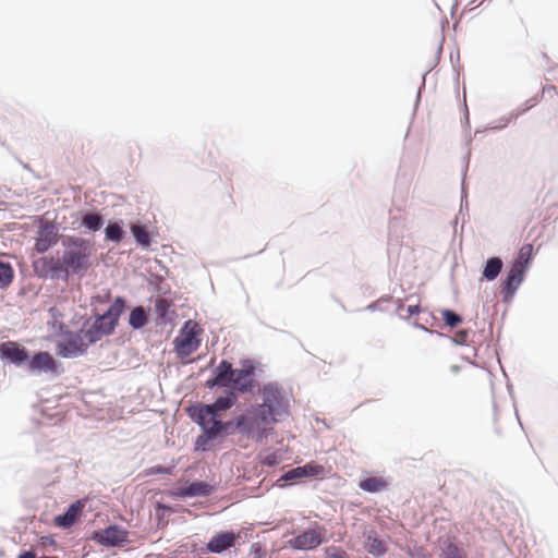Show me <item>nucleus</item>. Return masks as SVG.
Segmentation results:
<instances>
[{
  "mask_svg": "<svg viewBox=\"0 0 558 558\" xmlns=\"http://www.w3.org/2000/svg\"><path fill=\"white\" fill-rule=\"evenodd\" d=\"M533 244L526 243L521 246L510 263L508 271L524 280L525 274L533 259Z\"/></svg>",
  "mask_w": 558,
  "mask_h": 558,
  "instance_id": "obj_12",
  "label": "nucleus"
},
{
  "mask_svg": "<svg viewBox=\"0 0 558 558\" xmlns=\"http://www.w3.org/2000/svg\"><path fill=\"white\" fill-rule=\"evenodd\" d=\"M128 307L126 299L122 295H117L110 306L101 314L94 311V322L88 316H82L83 325L81 332H84L85 339L88 344H95L102 339V337L111 336L114 333L119 326V319Z\"/></svg>",
  "mask_w": 558,
  "mask_h": 558,
  "instance_id": "obj_3",
  "label": "nucleus"
},
{
  "mask_svg": "<svg viewBox=\"0 0 558 558\" xmlns=\"http://www.w3.org/2000/svg\"><path fill=\"white\" fill-rule=\"evenodd\" d=\"M59 483L57 481V477L56 476H51L50 474H44L43 478L39 481V485L43 487V488H49L51 485H54Z\"/></svg>",
  "mask_w": 558,
  "mask_h": 558,
  "instance_id": "obj_38",
  "label": "nucleus"
},
{
  "mask_svg": "<svg viewBox=\"0 0 558 558\" xmlns=\"http://www.w3.org/2000/svg\"><path fill=\"white\" fill-rule=\"evenodd\" d=\"M325 530L323 527L307 530L296 537L289 541V545L294 549H313L318 547L324 541Z\"/></svg>",
  "mask_w": 558,
  "mask_h": 558,
  "instance_id": "obj_13",
  "label": "nucleus"
},
{
  "mask_svg": "<svg viewBox=\"0 0 558 558\" xmlns=\"http://www.w3.org/2000/svg\"><path fill=\"white\" fill-rule=\"evenodd\" d=\"M441 51H442V44H440V45L438 46V49H437V60H439L440 54H441Z\"/></svg>",
  "mask_w": 558,
  "mask_h": 558,
  "instance_id": "obj_52",
  "label": "nucleus"
},
{
  "mask_svg": "<svg viewBox=\"0 0 558 558\" xmlns=\"http://www.w3.org/2000/svg\"><path fill=\"white\" fill-rule=\"evenodd\" d=\"M259 415V412L253 409V404L251 408L245 409L240 415L233 418L235 432H239L247 438V436L253 434L255 426L262 423Z\"/></svg>",
  "mask_w": 558,
  "mask_h": 558,
  "instance_id": "obj_15",
  "label": "nucleus"
},
{
  "mask_svg": "<svg viewBox=\"0 0 558 558\" xmlns=\"http://www.w3.org/2000/svg\"><path fill=\"white\" fill-rule=\"evenodd\" d=\"M155 313H156V325L157 326H166L172 322L171 314L174 312L171 310L170 301L166 299H158L155 302Z\"/></svg>",
  "mask_w": 558,
  "mask_h": 558,
  "instance_id": "obj_23",
  "label": "nucleus"
},
{
  "mask_svg": "<svg viewBox=\"0 0 558 558\" xmlns=\"http://www.w3.org/2000/svg\"><path fill=\"white\" fill-rule=\"evenodd\" d=\"M509 121L505 118V117H501L498 119V123L497 124H489L488 126H486L484 129V131H501L504 129H506L508 125H509Z\"/></svg>",
  "mask_w": 558,
  "mask_h": 558,
  "instance_id": "obj_37",
  "label": "nucleus"
},
{
  "mask_svg": "<svg viewBox=\"0 0 558 558\" xmlns=\"http://www.w3.org/2000/svg\"><path fill=\"white\" fill-rule=\"evenodd\" d=\"M262 402L253 404L265 425L277 424L290 415V403L284 389L277 381H269L260 388Z\"/></svg>",
  "mask_w": 558,
  "mask_h": 558,
  "instance_id": "obj_4",
  "label": "nucleus"
},
{
  "mask_svg": "<svg viewBox=\"0 0 558 558\" xmlns=\"http://www.w3.org/2000/svg\"><path fill=\"white\" fill-rule=\"evenodd\" d=\"M84 502L77 500L73 502L65 513L57 515L53 520L54 525L63 529L71 527L82 514Z\"/></svg>",
  "mask_w": 558,
  "mask_h": 558,
  "instance_id": "obj_17",
  "label": "nucleus"
},
{
  "mask_svg": "<svg viewBox=\"0 0 558 558\" xmlns=\"http://www.w3.org/2000/svg\"><path fill=\"white\" fill-rule=\"evenodd\" d=\"M275 461V457H267V464L270 465Z\"/></svg>",
  "mask_w": 558,
  "mask_h": 558,
  "instance_id": "obj_53",
  "label": "nucleus"
},
{
  "mask_svg": "<svg viewBox=\"0 0 558 558\" xmlns=\"http://www.w3.org/2000/svg\"><path fill=\"white\" fill-rule=\"evenodd\" d=\"M186 413L192 422H194L201 429L208 428L210 425L206 418L203 408V402H194L187 409Z\"/></svg>",
  "mask_w": 558,
  "mask_h": 558,
  "instance_id": "obj_26",
  "label": "nucleus"
},
{
  "mask_svg": "<svg viewBox=\"0 0 558 558\" xmlns=\"http://www.w3.org/2000/svg\"><path fill=\"white\" fill-rule=\"evenodd\" d=\"M58 333L62 337L65 336V332H70L71 330L68 329L66 325L62 322L56 323Z\"/></svg>",
  "mask_w": 558,
  "mask_h": 558,
  "instance_id": "obj_44",
  "label": "nucleus"
},
{
  "mask_svg": "<svg viewBox=\"0 0 558 558\" xmlns=\"http://www.w3.org/2000/svg\"><path fill=\"white\" fill-rule=\"evenodd\" d=\"M481 132H482V130L477 129V130L475 131V134H474V135L476 136V135H477L478 133H481Z\"/></svg>",
  "mask_w": 558,
  "mask_h": 558,
  "instance_id": "obj_57",
  "label": "nucleus"
},
{
  "mask_svg": "<svg viewBox=\"0 0 558 558\" xmlns=\"http://www.w3.org/2000/svg\"><path fill=\"white\" fill-rule=\"evenodd\" d=\"M428 71H426L425 73H423L422 75V84H421V87L418 88V92L416 94V99H415V105H414V108H417L420 101H421V90L422 88L425 87V77L427 75Z\"/></svg>",
  "mask_w": 558,
  "mask_h": 558,
  "instance_id": "obj_42",
  "label": "nucleus"
},
{
  "mask_svg": "<svg viewBox=\"0 0 558 558\" xmlns=\"http://www.w3.org/2000/svg\"><path fill=\"white\" fill-rule=\"evenodd\" d=\"M470 157H471V148H468L466 154L463 157V169H462V180H461V205H460V214L463 213V210H468V191L465 186V177L469 169L470 163Z\"/></svg>",
  "mask_w": 558,
  "mask_h": 558,
  "instance_id": "obj_29",
  "label": "nucleus"
},
{
  "mask_svg": "<svg viewBox=\"0 0 558 558\" xmlns=\"http://www.w3.org/2000/svg\"><path fill=\"white\" fill-rule=\"evenodd\" d=\"M422 312L420 304L409 305L407 307L408 316H401L403 319H409L411 316L418 315Z\"/></svg>",
  "mask_w": 558,
  "mask_h": 558,
  "instance_id": "obj_39",
  "label": "nucleus"
},
{
  "mask_svg": "<svg viewBox=\"0 0 558 558\" xmlns=\"http://www.w3.org/2000/svg\"><path fill=\"white\" fill-rule=\"evenodd\" d=\"M75 222L87 233H96L105 227V216L98 210L85 209L77 213Z\"/></svg>",
  "mask_w": 558,
  "mask_h": 558,
  "instance_id": "obj_14",
  "label": "nucleus"
},
{
  "mask_svg": "<svg viewBox=\"0 0 558 558\" xmlns=\"http://www.w3.org/2000/svg\"><path fill=\"white\" fill-rule=\"evenodd\" d=\"M131 233L136 242V244L143 248H147L151 244V239L148 234V230L145 223L140 220H136L130 226Z\"/></svg>",
  "mask_w": 558,
  "mask_h": 558,
  "instance_id": "obj_25",
  "label": "nucleus"
},
{
  "mask_svg": "<svg viewBox=\"0 0 558 558\" xmlns=\"http://www.w3.org/2000/svg\"><path fill=\"white\" fill-rule=\"evenodd\" d=\"M60 238L57 223L40 218L33 250L38 254H45L60 242Z\"/></svg>",
  "mask_w": 558,
  "mask_h": 558,
  "instance_id": "obj_8",
  "label": "nucleus"
},
{
  "mask_svg": "<svg viewBox=\"0 0 558 558\" xmlns=\"http://www.w3.org/2000/svg\"><path fill=\"white\" fill-rule=\"evenodd\" d=\"M391 300H392V295L381 296L376 302H372L371 304H368L365 310L371 311V312L381 311L380 303L381 302H390Z\"/></svg>",
  "mask_w": 558,
  "mask_h": 558,
  "instance_id": "obj_36",
  "label": "nucleus"
},
{
  "mask_svg": "<svg viewBox=\"0 0 558 558\" xmlns=\"http://www.w3.org/2000/svg\"><path fill=\"white\" fill-rule=\"evenodd\" d=\"M185 488H215V487L204 481H195V482L191 483L189 486H186Z\"/></svg>",
  "mask_w": 558,
  "mask_h": 558,
  "instance_id": "obj_41",
  "label": "nucleus"
},
{
  "mask_svg": "<svg viewBox=\"0 0 558 558\" xmlns=\"http://www.w3.org/2000/svg\"><path fill=\"white\" fill-rule=\"evenodd\" d=\"M266 554H267L266 548L262 543L255 542V543L251 544L250 556L252 558H265Z\"/></svg>",
  "mask_w": 558,
  "mask_h": 558,
  "instance_id": "obj_33",
  "label": "nucleus"
},
{
  "mask_svg": "<svg viewBox=\"0 0 558 558\" xmlns=\"http://www.w3.org/2000/svg\"><path fill=\"white\" fill-rule=\"evenodd\" d=\"M403 308H404L403 301L402 300H398L397 308H396L397 313H400V311L403 310Z\"/></svg>",
  "mask_w": 558,
  "mask_h": 558,
  "instance_id": "obj_51",
  "label": "nucleus"
},
{
  "mask_svg": "<svg viewBox=\"0 0 558 558\" xmlns=\"http://www.w3.org/2000/svg\"><path fill=\"white\" fill-rule=\"evenodd\" d=\"M462 123H463L464 128H469L470 126L469 110H468L466 105H464V119H463Z\"/></svg>",
  "mask_w": 558,
  "mask_h": 558,
  "instance_id": "obj_48",
  "label": "nucleus"
},
{
  "mask_svg": "<svg viewBox=\"0 0 558 558\" xmlns=\"http://www.w3.org/2000/svg\"><path fill=\"white\" fill-rule=\"evenodd\" d=\"M216 442L208 428L201 429V434L196 437L194 447L196 451L206 452L210 450V444Z\"/></svg>",
  "mask_w": 558,
  "mask_h": 558,
  "instance_id": "obj_30",
  "label": "nucleus"
},
{
  "mask_svg": "<svg viewBox=\"0 0 558 558\" xmlns=\"http://www.w3.org/2000/svg\"><path fill=\"white\" fill-rule=\"evenodd\" d=\"M238 537L239 535L232 532L217 533L208 542L207 548L211 553L220 554L223 550H227L230 547L234 546V543L238 539Z\"/></svg>",
  "mask_w": 558,
  "mask_h": 558,
  "instance_id": "obj_16",
  "label": "nucleus"
},
{
  "mask_svg": "<svg viewBox=\"0 0 558 558\" xmlns=\"http://www.w3.org/2000/svg\"><path fill=\"white\" fill-rule=\"evenodd\" d=\"M523 281L524 280L520 279L515 275H512L509 271H507L506 277L502 279L500 283V293L502 295V301L506 303L511 301Z\"/></svg>",
  "mask_w": 558,
  "mask_h": 558,
  "instance_id": "obj_21",
  "label": "nucleus"
},
{
  "mask_svg": "<svg viewBox=\"0 0 558 558\" xmlns=\"http://www.w3.org/2000/svg\"><path fill=\"white\" fill-rule=\"evenodd\" d=\"M504 268V262L499 256H492L486 259L483 270L482 278L486 281H494L500 275Z\"/></svg>",
  "mask_w": 558,
  "mask_h": 558,
  "instance_id": "obj_24",
  "label": "nucleus"
},
{
  "mask_svg": "<svg viewBox=\"0 0 558 558\" xmlns=\"http://www.w3.org/2000/svg\"><path fill=\"white\" fill-rule=\"evenodd\" d=\"M233 424V418L228 421H222L221 418L218 421L215 420L208 426V430L210 432L216 442H221L223 439L235 433V427Z\"/></svg>",
  "mask_w": 558,
  "mask_h": 558,
  "instance_id": "obj_18",
  "label": "nucleus"
},
{
  "mask_svg": "<svg viewBox=\"0 0 558 558\" xmlns=\"http://www.w3.org/2000/svg\"><path fill=\"white\" fill-rule=\"evenodd\" d=\"M199 326L193 320H186L183 324L180 329V336L173 340L174 352L180 359L189 357L199 348Z\"/></svg>",
  "mask_w": 558,
  "mask_h": 558,
  "instance_id": "obj_6",
  "label": "nucleus"
},
{
  "mask_svg": "<svg viewBox=\"0 0 558 558\" xmlns=\"http://www.w3.org/2000/svg\"><path fill=\"white\" fill-rule=\"evenodd\" d=\"M14 279V269L10 262L0 256V289H8Z\"/></svg>",
  "mask_w": 558,
  "mask_h": 558,
  "instance_id": "obj_27",
  "label": "nucleus"
},
{
  "mask_svg": "<svg viewBox=\"0 0 558 558\" xmlns=\"http://www.w3.org/2000/svg\"><path fill=\"white\" fill-rule=\"evenodd\" d=\"M461 371V366L458 364H453L450 366V372L453 374H458Z\"/></svg>",
  "mask_w": 558,
  "mask_h": 558,
  "instance_id": "obj_50",
  "label": "nucleus"
},
{
  "mask_svg": "<svg viewBox=\"0 0 558 558\" xmlns=\"http://www.w3.org/2000/svg\"><path fill=\"white\" fill-rule=\"evenodd\" d=\"M275 461V457H267V464L270 465Z\"/></svg>",
  "mask_w": 558,
  "mask_h": 558,
  "instance_id": "obj_54",
  "label": "nucleus"
},
{
  "mask_svg": "<svg viewBox=\"0 0 558 558\" xmlns=\"http://www.w3.org/2000/svg\"><path fill=\"white\" fill-rule=\"evenodd\" d=\"M105 240L116 244L121 243L126 235L124 221L122 219L109 220L104 229Z\"/></svg>",
  "mask_w": 558,
  "mask_h": 558,
  "instance_id": "obj_19",
  "label": "nucleus"
},
{
  "mask_svg": "<svg viewBox=\"0 0 558 558\" xmlns=\"http://www.w3.org/2000/svg\"><path fill=\"white\" fill-rule=\"evenodd\" d=\"M93 539L99 545L107 547L123 546L129 542V532L121 526L109 525L95 532Z\"/></svg>",
  "mask_w": 558,
  "mask_h": 558,
  "instance_id": "obj_11",
  "label": "nucleus"
},
{
  "mask_svg": "<svg viewBox=\"0 0 558 558\" xmlns=\"http://www.w3.org/2000/svg\"><path fill=\"white\" fill-rule=\"evenodd\" d=\"M329 558H349L348 554L342 549H337L330 554Z\"/></svg>",
  "mask_w": 558,
  "mask_h": 558,
  "instance_id": "obj_45",
  "label": "nucleus"
},
{
  "mask_svg": "<svg viewBox=\"0 0 558 558\" xmlns=\"http://www.w3.org/2000/svg\"><path fill=\"white\" fill-rule=\"evenodd\" d=\"M413 326H414L415 328H418V329H421V330H423V331H425V332H428V333H430V335L436 333V335H438L439 337H444V335H442L441 332H439V331H435V330H432V329L427 328L426 326H424V325H422V324H420V323H417V322H415V323L413 324Z\"/></svg>",
  "mask_w": 558,
  "mask_h": 558,
  "instance_id": "obj_43",
  "label": "nucleus"
},
{
  "mask_svg": "<svg viewBox=\"0 0 558 558\" xmlns=\"http://www.w3.org/2000/svg\"><path fill=\"white\" fill-rule=\"evenodd\" d=\"M325 473L326 469L322 464L311 461L286 471L280 476V480L288 482L290 485L302 484L323 480L325 477Z\"/></svg>",
  "mask_w": 558,
  "mask_h": 558,
  "instance_id": "obj_7",
  "label": "nucleus"
},
{
  "mask_svg": "<svg viewBox=\"0 0 558 558\" xmlns=\"http://www.w3.org/2000/svg\"><path fill=\"white\" fill-rule=\"evenodd\" d=\"M532 101V99L527 100L524 105H522L521 107L514 109V111H522V114L525 113L526 111H529L533 105H527Z\"/></svg>",
  "mask_w": 558,
  "mask_h": 558,
  "instance_id": "obj_47",
  "label": "nucleus"
},
{
  "mask_svg": "<svg viewBox=\"0 0 558 558\" xmlns=\"http://www.w3.org/2000/svg\"><path fill=\"white\" fill-rule=\"evenodd\" d=\"M471 142H472V137H469V138L466 140V146H468V147L470 146V143H471Z\"/></svg>",
  "mask_w": 558,
  "mask_h": 558,
  "instance_id": "obj_56",
  "label": "nucleus"
},
{
  "mask_svg": "<svg viewBox=\"0 0 558 558\" xmlns=\"http://www.w3.org/2000/svg\"><path fill=\"white\" fill-rule=\"evenodd\" d=\"M262 423H258L253 429V434L247 436L250 439H254L257 442H262L265 440L270 433H272L274 428L260 426Z\"/></svg>",
  "mask_w": 558,
  "mask_h": 558,
  "instance_id": "obj_32",
  "label": "nucleus"
},
{
  "mask_svg": "<svg viewBox=\"0 0 558 558\" xmlns=\"http://www.w3.org/2000/svg\"><path fill=\"white\" fill-rule=\"evenodd\" d=\"M208 490H190V489H186V490H177L174 493V495L177 497H187V496H196L198 495L199 493L205 495Z\"/></svg>",
  "mask_w": 558,
  "mask_h": 558,
  "instance_id": "obj_40",
  "label": "nucleus"
},
{
  "mask_svg": "<svg viewBox=\"0 0 558 558\" xmlns=\"http://www.w3.org/2000/svg\"><path fill=\"white\" fill-rule=\"evenodd\" d=\"M392 480L386 476H367L359 482V488H387Z\"/></svg>",
  "mask_w": 558,
  "mask_h": 558,
  "instance_id": "obj_28",
  "label": "nucleus"
},
{
  "mask_svg": "<svg viewBox=\"0 0 558 558\" xmlns=\"http://www.w3.org/2000/svg\"><path fill=\"white\" fill-rule=\"evenodd\" d=\"M239 368L233 367L229 360L222 359L205 381L209 390L222 389L211 403H203L209 423L218 421L221 413L235 407L241 395L251 393L257 387V371L262 372V364L253 359H242Z\"/></svg>",
  "mask_w": 558,
  "mask_h": 558,
  "instance_id": "obj_1",
  "label": "nucleus"
},
{
  "mask_svg": "<svg viewBox=\"0 0 558 558\" xmlns=\"http://www.w3.org/2000/svg\"><path fill=\"white\" fill-rule=\"evenodd\" d=\"M62 254L54 258L41 256L33 259L34 274L40 279L68 282L72 277L80 279L93 267L94 244L89 239L75 234H61Z\"/></svg>",
  "mask_w": 558,
  "mask_h": 558,
  "instance_id": "obj_2",
  "label": "nucleus"
},
{
  "mask_svg": "<svg viewBox=\"0 0 558 558\" xmlns=\"http://www.w3.org/2000/svg\"><path fill=\"white\" fill-rule=\"evenodd\" d=\"M63 341L57 345L58 354L63 359H73L84 355L88 350V342L84 341V332H65Z\"/></svg>",
  "mask_w": 558,
  "mask_h": 558,
  "instance_id": "obj_10",
  "label": "nucleus"
},
{
  "mask_svg": "<svg viewBox=\"0 0 558 558\" xmlns=\"http://www.w3.org/2000/svg\"><path fill=\"white\" fill-rule=\"evenodd\" d=\"M19 558H36V556L33 551H25L22 555H20Z\"/></svg>",
  "mask_w": 558,
  "mask_h": 558,
  "instance_id": "obj_49",
  "label": "nucleus"
},
{
  "mask_svg": "<svg viewBox=\"0 0 558 558\" xmlns=\"http://www.w3.org/2000/svg\"><path fill=\"white\" fill-rule=\"evenodd\" d=\"M446 558H466L465 553L454 544H449L445 551Z\"/></svg>",
  "mask_w": 558,
  "mask_h": 558,
  "instance_id": "obj_34",
  "label": "nucleus"
},
{
  "mask_svg": "<svg viewBox=\"0 0 558 558\" xmlns=\"http://www.w3.org/2000/svg\"><path fill=\"white\" fill-rule=\"evenodd\" d=\"M32 351L17 341H3L0 343V360L4 364L26 369Z\"/></svg>",
  "mask_w": 558,
  "mask_h": 558,
  "instance_id": "obj_9",
  "label": "nucleus"
},
{
  "mask_svg": "<svg viewBox=\"0 0 558 558\" xmlns=\"http://www.w3.org/2000/svg\"><path fill=\"white\" fill-rule=\"evenodd\" d=\"M469 336V330L461 329L451 338V341L457 345H468Z\"/></svg>",
  "mask_w": 558,
  "mask_h": 558,
  "instance_id": "obj_35",
  "label": "nucleus"
},
{
  "mask_svg": "<svg viewBox=\"0 0 558 558\" xmlns=\"http://www.w3.org/2000/svg\"><path fill=\"white\" fill-rule=\"evenodd\" d=\"M149 307L136 305L130 310L128 324L134 330L143 329L149 323Z\"/></svg>",
  "mask_w": 558,
  "mask_h": 558,
  "instance_id": "obj_20",
  "label": "nucleus"
},
{
  "mask_svg": "<svg viewBox=\"0 0 558 558\" xmlns=\"http://www.w3.org/2000/svg\"><path fill=\"white\" fill-rule=\"evenodd\" d=\"M25 372L31 376H46L48 379L53 380L61 377L65 368L63 363L49 351L34 350Z\"/></svg>",
  "mask_w": 558,
  "mask_h": 558,
  "instance_id": "obj_5",
  "label": "nucleus"
},
{
  "mask_svg": "<svg viewBox=\"0 0 558 558\" xmlns=\"http://www.w3.org/2000/svg\"><path fill=\"white\" fill-rule=\"evenodd\" d=\"M521 114H522V111H514V110H512V111H510V112H509V114H508V116H505V118H506L509 122H511V121H513V120L518 119Z\"/></svg>",
  "mask_w": 558,
  "mask_h": 558,
  "instance_id": "obj_46",
  "label": "nucleus"
},
{
  "mask_svg": "<svg viewBox=\"0 0 558 558\" xmlns=\"http://www.w3.org/2000/svg\"><path fill=\"white\" fill-rule=\"evenodd\" d=\"M457 475H458V477H460V476H465L466 474H465L464 472H462V471H459V472L457 473Z\"/></svg>",
  "mask_w": 558,
  "mask_h": 558,
  "instance_id": "obj_55",
  "label": "nucleus"
},
{
  "mask_svg": "<svg viewBox=\"0 0 558 558\" xmlns=\"http://www.w3.org/2000/svg\"><path fill=\"white\" fill-rule=\"evenodd\" d=\"M364 547L368 554L379 557L387 553L388 548L386 543L379 538L375 531H369L366 535Z\"/></svg>",
  "mask_w": 558,
  "mask_h": 558,
  "instance_id": "obj_22",
  "label": "nucleus"
},
{
  "mask_svg": "<svg viewBox=\"0 0 558 558\" xmlns=\"http://www.w3.org/2000/svg\"><path fill=\"white\" fill-rule=\"evenodd\" d=\"M556 87L554 85H550L547 87V89H555Z\"/></svg>",
  "mask_w": 558,
  "mask_h": 558,
  "instance_id": "obj_58",
  "label": "nucleus"
},
{
  "mask_svg": "<svg viewBox=\"0 0 558 558\" xmlns=\"http://www.w3.org/2000/svg\"><path fill=\"white\" fill-rule=\"evenodd\" d=\"M442 320L446 326L450 328H456L463 322V317L458 314L456 311L450 308H445L441 311Z\"/></svg>",
  "mask_w": 558,
  "mask_h": 558,
  "instance_id": "obj_31",
  "label": "nucleus"
}]
</instances>
